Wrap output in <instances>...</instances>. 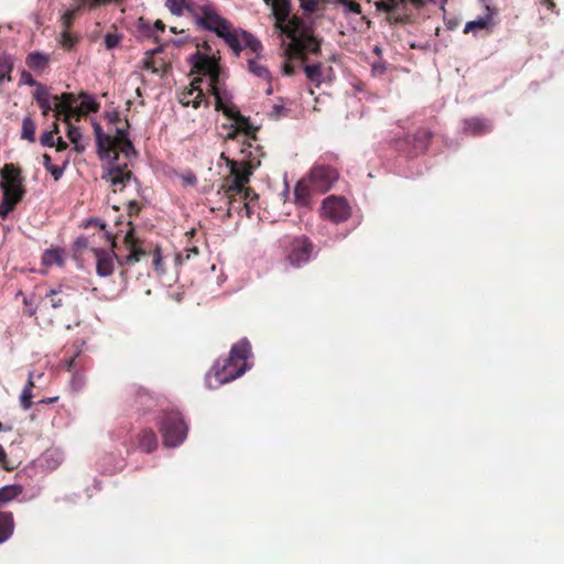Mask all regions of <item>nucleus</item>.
I'll use <instances>...</instances> for the list:
<instances>
[{"instance_id":"c85d7f7f","label":"nucleus","mask_w":564,"mask_h":564,"mask_svg":"<svg viewBox=\"0 0 564 564\" xmlns=\"http://www.w3.org/2000/svg\"><path fill=\"white\" fill-rule=\"evenodd\" d=\"M78 98L80 99V106L77 108L76 116H80L86 112H97L98 111L99 104L95 100V98L91 95L82 91L78 95Z\"/></svg>"},{"instance_id":"0e129e2a","label":"nucleus","mask_w":564,"mask_h":564,"mask_svg":"<svg viewBox=\"0 0 564 564\" xmlns=\"http://www.w3.org/2000/svg\"><path fill=\"white\" fill-rule=\"evenodd\" d=\"M105 117L109 123H116L119 120V112L108 111L105 113Z\"/></svg>"},{"instance_id":"f8f14e48","label":"nucleus","mask_w":564,"mask_h":564,"mask_svg":"<svg viewBox=\"0 0 564 564\" xmlns=\"http://www.w3.org/2000/svg\"><path fill=\"white\" fill-rule=\"evenodd\" d=\"M321 216L335 224L344 223L350 217V206L346 198L330 195L322 202Z\"/></svg>"},{"instance_id":"0eeeda50","label":"nucleus","mask_w":564,"mask_h":564,"mask_svg":"<svg viewBox=\"0 0 564 564\" xmlns=\"http://www.w3.org/2000/svg\"><path fill=\"white\" fill-rule=\"evenodd\" d=\"M446 2L447 0H381L376 6L379 11L391 13L397 22L406 23L413 17L412 10L408 8L409 3L415 9L434 4L440 6L444 10Z\"/></svg>"},{"instance_id":"7c9ffc66","label":"nucleus","mask_w":564,"mask_h":564,"mask_svg":"<svg viewBox=\"0 0 564 564\" xmlns=\"http://www.w3.org/2000/svg\"><path fill=\"white\" fill-rule=\"evenodd\" d=\"M42 263L45 267H63L64 265V258H63V251L61 249H47L43 252L42 256Z\"/></svg>"},{"instance_id":"9b49d317","label":"nucleus","mask_w":564,"mask_h":564,"mask_svg":"<svg viewBox=\"0 0 564 564\" xmlns=\"http://www.w3.org/2000/svg\"><path fill=\"white\" fill-rule=\"evenodd\" d=\"M91 124L96 139L97 154L100 160L112 158L116 153V142L129 138V133L126 128H117L116 135L110 137L109 134L102 131L100 123L96 120H93Z\"/></svg>"},{"instance_id":"20e7f679","label":"nucleus","mask_w":564,"mask_h":564,"mask_svg":"<svg viewBox=\"0 0 564 564\" xmlns=\"http://www.w3.org/2000/svg\"><path fill=\"white\" fill-rule=\"evenodd\" d=\"M163 444L167 447L181 445L188 433V426L180 411H164L159 421Z\"/></svg>"},{"instance_id":"603ef678","label":"nucleus","mask_w":564,"mask_h":564,"mask_svg":"<svg viewBox=\"0 0 564 564\" xmlns=\"http://www.w3.org/2000/svg\"><path fill=\"white\" fill-rule=\"evenodd\" d=\"M88 246H89V240L85 236H79L74 241V250L76 252H79V251H83V250L87 249Z\"/></svg>"},{"instance_id":"c9c22d12","label":"nucleus","mask_w":564,"mask_h":564,"mask_svg":"<svg viewBox=\"0 0 564 564\" xmlns=\"http://www.w3.org/2000/svg\"><path fill=\"white\" fill-rule=\"evenodd\" d=\"M304 73L306 77L316 86H319L324 80L321 63L305 65Z\"/></svg>"},{"instance_id":"8fccbe9b","label":"nucleus","mask_w":564,"mask_h":564,"mask_svg":"<svg viewBox=\"0 0 564 564\" xmlns=\"http://www.w3.org/2000/svg\"><path fill=\"white\" fill-rule=\"evenodd\" d=\"M33 393L29 389H23L20 395V403L24 410H29L32 406Z\"/></svg>"},{"instance_id":"a19ab883","label":"nucleus","mask_w":564,"mask_h":564,"mask_svg":"<svg viewBox=\"0 0 564 564\" xmlns=\"http://www.w3.org/2000/svg\"><path fill=\"white\" fill-rule=\"evenodd\" d=\"M490 22H491V18L489 15L481 17V18H478L473 21H468L465 24L464 32L468 33V32H474V31L486 29Z\"/></svg>"},{"instance_id":"ddd939ff","label":"nucleus","mask_w":564,"mask_h":564,"mask_svg":"<svg viewBox=\"0 0 564 564\" xmlns=\"http://www.w3.org/2000/svg\"><path fill=\"white\" fill-rule=\"evenodd\" d=\"M107 163V172L102 175L112 186L123 188L131 180L132 173L127 170V164L120 165L118 163V154L115 153L112 158L100 160Z\"/></svg>"},{"instance_id":"774afa93","label":"nucleus","mask_w":564,"mask_h":564,"mask_svg":"<svg viewBox=\"0 0 564 564\" xmlns=\"http://www.w3.org/2000/svg\"><path fill=\"white\" fill-rule=\"evenodd\" d=\"M55 145H56V151H58V152L65 151L68 147V144L62 138L57 139V142Z\"/></svg>"},{"instance_id":"052dcab7","label":"nucleus","mask_w":564,"mask_h":564,"mask_svg":"<svg viewBox=\"0 0 564 564\" xmlns=\"http://www.w3.org/2000/svg\"><path fill=\"white\" fill-rule=\"evenodd\" d=\"M89 226H95V227H98L100 229H105L106 227V223H104L101 219L99 218H89L85 221V227H89Z\"/></svg>"},{"instance_id":"f257e3e1","label":"nucleus","mask_w":564,"mask_h":564,"mask_svg":"<svg viewBox=\"0 0 564 564\" xmlns=\"http://www.w3.org/2000/svg\"><path fill=\"white\" fill-rule=\"evenodd\" d=\"M228 98V94L224 96L216 94V110L223 111L225 116L234 120L225 135V142L228 143L229 149L237 150L239 154H243V158H248L252 166H259L262 148L254 144L259 127L254 126L249 117L241 115L235 105L227 104Z\"/></svg>"},{"instance_id":"1a4fd4ad","label":"nucleus","mask_w":564,"mask_h":564,"mask_svg":"<svg viewBox=\"0 0 564 564\" xmlns=\"http://www.w3.org/2000/svg\"><path fill=\"white\" fill-rule=\"evenodd\" d=\"M217 36L225 41L232 50L235 56H239L241 51L246 47L254 53H259L262 50L261 42L250 32L242 29H234L231 25L227 28L226 31H221L220 34H217Z\"/></svg>"},{"instance_id":"a211bd4d","label":"nucleus","mask_w":564,"mask_h":564,"mask_svg":"<svg viewBox=\"0 0 564 564\" xmlns=\"http://www.w3.org/2000/svg\"><path fill=\"white\" fill-rule=\"evenodd\" d=\"M315 191L312 188V184L305 176L300 180L294 186L293 195L294 203L300 207H308L312 202V195Z\"/></svg>"},{"instance_id":"2eb2a0df","label":"nucleus","mask_w":564,"mask_h":564,"mask_svg":"<svg viewBox=\"0 0 564 564\" xmlns=\"http://www.w3.org/2000/svg\"><path fill=\"white\" fill-rule=\"evenodd\" d=\"M272 14L275 19V31L282 37L286 34V30L295 17L290 18L291 3L290 0H272Z\"/></svg>"},{"instance_id":"7ed1b4c3","label":"nucleus","mask_w":564,"mask_h":564,"mask_svg":"<svg viewBox=\"0 0 564 564\" xmlns=\"http://www.w3.org/2000/svg\"><path fill=\"white\" fill-rule=\"evenodd\" d=\"M285 36L290 39V43L284 50L288 59L292 57L304 58L305 54L318 55L321 53V42L314 36L312 28L300 18H294L286 30Z\"/></svg>"},{"instance_id":"f704fd0d","label":"nucleus","mask_w":564,"mask_h":564,"mask_svg":"<svg viewBox=\"0 0 564 564\" xmlns=\"http://www.w3.org/2000/svg\"><path fill=\"white\" fill-rule=\"evenodd\" d=\"M3 188V196L20 202L24 195L22 183L0 184Z\"/></svg>"},{"instance_id":"de8ad7c7","label":"nucleus","mask_w":564,"mask_h":564,"mask_svg":"<svg viewBox=\"0 0 564 564\" xmlns=\"http://www.w3.org/2000/svg\"><path fill=\"white\" fill-rule=\"evenodd\" d=\"M122 36L118 33H107L105 35V46L107 50L117 47L121 42Z\"/></svg>"},{"instance_id":"f03ea898","label":"nucleus","mask_w":564,"mask_h":564,"mask_svg":"<svg viewBox=\"0 0 564 564\" xmlns=\"http://www.w3.org/2000/svg\"><path fill=\"white\" fill-rule=\"evenodd\" d=\"M251 357L250 341L246 337L241 338L231 346L226 358L217 359L214 362L206 376V384L210 389H216L241 377L251 368L249 362Z\"/></svg>"},{"instance_id":"09e8293b","label":"nucleus","mask_w":564,"mask_h":564,"mask_svg":"<svg viewBox=\"0 0 564 564\" xmlns=\"http://www.w3.org/2000/svg\"><path fill=\"white\" fill-rule=\"evenodd\" d=\"M68 163H69V160L65 159L61 166L53 165L50 170H47V172L51 173V175L53 176L54 181H58L63 176L64 171L67 167Z\"/></svg>"},{"instance_id":"dca6fc26","label":"nucleus","mask_w":564,"mask_h":564,"mask_svg":"<svg viewBox=\"0 0 564 564\" xmlns=\"http://www.w3.org/2000/svg\"><path fill=\"white\" fill-rule=\"evenodd\" d=\"M433 132L426 128H420L412 134H406L403 142L409 145L408 155L424 153L431 143Z\"/></svg>"},{"instance_id":"5701e85b","label":"nucleus","mask_w":564,"mask_h":564,"mask_svg":"<svg viewBox=\"0 0 564 564\" xmlns=\"http://www.w3.org/2000/svg\"><path fill=\"white\" fill-rule=\"evenodd\" d=\"M33 97L44 116H46L50 111L54 110L52 99L55 101L58 100L57 96L51 97L47 88L44 85L37 86V89H35Z\"/></svg>"},{"instance_id":"aec40b11","label":"nucleus","mask_w":564,"mask_h":564,"mask_svg":"<svg viewBox=\"0 0 564 564\" xmlns=\"http://www.w3.org/2000/svg\"><path fill=\"white\" fill-rule=\"evenodd\" d=\"M489 120L479 117H471L463 120V130L465 133L478 137L491 131Z\"/></svg>"},{"instance_id":"6e6552de","label":"nucleus","mask_w":564,"mask_h":564,"mask_svg":"<svg viewBox=\"0 0 564 564\" xmlns=\"http://www.w3.org/2000/svg\"><path fill=\"white\" fill-rule=\"evenodd\" d=\"M189 59L197 73L208 77L210 91L215 98L216 94H218V96L227 95V91L221 90L218 86L220 67L215 56H208L197 52L193 54Z\"/></svg>"},{"instance_id":"69168bd1","label":"nucleus","mask_w":564,"mask_h":564,"mask_svg":"<svg viewBox=\"0 0 564 564\" xmlns=\"http://www.w3.org/2000/svg\"><path fill=\"white\" fill-rule=\"evenodd\" d=\"M150 58L151 56H147V58L143 61V67L145 69L152 70L153 73H158V68L154 66L153 62Z\"/></svg>"},{"instance_id":"cd10ccee","label":"nucleus","mask_w":564,"mask_h":564,"mask_svg":"<svg viewBox=\"0 0 564 564\" xmlns=\"http://www.w3.org/2000/svg\"><path fill=\"white\" fill-rule=\"evenodd\" d=\"M45 299L50 301L51 308L58 310L68 302L69 294L65 293L62 289H51L46 292Z\"/></svg>"},{"instance_id":"6ab92c4d","label":"nucleus","mask_w":564,"mask_h":564,"mask_svg":"<svg viewBox=\"0 0 564 564\" xmlns=\"http://www.w3.org/2000/svg\"><path fill=\"white\" fill-rule=\"evenodd\" d=\"M58 100L54 105V111L57 116L64 115L63 121L68 123L70 117L77 113V108L73 106L76 97L72 93H63Z\"/></svg>"},{"instance_id":"b1692460","label":"nucleus","mask_w":564,"mask_h":564,"mask_svg":"<svg viewBox=\"0 0 564 564\" xmlns=\"http://www.w3.org/2000/svg\"><path fill=\"white\" fill-rule=\"evenodd\" d=\"M14 527L13 513L0 510V544L4 543L12 536Z\"/></svg>"},{"instance_id":"bb28decb","label":"nucleus","mask_w":564,"mask_h":564,"mask_svg":"<svg viewBox=\"0 0 564 564\" xmlns=\"http://www.w3.org/2000/svg\"><path fill=\"white\" fill-rule=\"evenodd\" d=\"M139 446L147 453L153 452L158 447V437L153 430L144 429L139 435Z\"/></svg>"},{"instance_id":"58836bf2","label":"nucleus","mask_w":564,"mask_h":564,"mask_svg":"<svg viewBox=\"0 0 564 564\" xmlns=\"http://www.w3.org/2000/svg\"><path fill=\"white\" fill-rule=\"evenodd\" d=\"M35 130L36 126L33 119L29 116L24 117L22 120L21 138L31 143L35 142Z\"/></svg>"},{"instance_id":"13d9d810","label":"nucleus","mask_w":564,"mask_h":564,"mask_svg":"<svg viewBox=\"0 0 564 564\" xmlns=\"http://www.w3.org/2000/svg\"><path fill=\"white\" fill-rule=\"evenodd\" d=\"M61 43L64 47L70 48L74 44V39L69 34L68 30H64L61 35Z\"/></svg>"},{"instance_id":"f3484780","label":"nucleus","mask_w":564,"mask_h":564,"mask_svg":"<svg viewBox=\"0 0 564 564\" xmlns=\"http://www.w3.org/2000/svg\"><path fill=\"white\" fill-rule=\"evenodd\" d=\"M91 251L96 257V273L101 278L110 276L115 271V261L118 262L119 257L113 250L93 248Z\"/></svg>"},{"instance_id":"4468645a","label":"nucleus","mask_w":564,"mask_h":564,"mask_svg":"<svg viewBox=\"0 0 564 564\" xmlns=\"http://www.w3.org/2000/svg\"><path fill=\"white\" fill-rule=\"evenodd\" d=\"M313 253V243L306 236L295 237L291 242L288 259L294 267H302L307 263Z\"/></svg>"},{"instance_id":"6e6d98bb","label":"nucleus","mask_w":564,"mask_h":564,"mask_svg":"<svg viewBox=\"0 0 564 564\" xmlns=\"http://www.w3.org/2000/svg\"><path fill=\"white\" fill-rule=\"evenodd\" d=\"M181 180L185 185L195 186L197 184V177L192 171H186L181 175Z\"/></svg>"},{"instance_id":"338daca9","label":"nucleus","mask_w":564,"mask_h":564,"mask_svg":"<svg viewBox=\"0 0 564 564\" xmlns=\"http://www.w3.org/2000/svg\"><path fill=\"white\" fill-rule=\"evenodd\" d=\"M184 252H185V258L191 259L193 256L198 254V248L197 247L186 248V249H184Z\"/></svg>"},{"instance_id":"680f3d73","label":"nucleus","mask_w":564,"mask_h":564,"mask_svg":"<svg viewBox=\"0 0 564 564\" xmlns=\"http://www.w3.org/2000/svg\"><path fill=\"white\" fill-rule=\"evenodd\" d=\"M153 265H154L155 270L162 269V254H161V250L159 248H156L154 251Z\"/></svg>"},{"instance_id":"a18cd8bd","label":"nucleus","mask_w":564,"mask_h":564,"mask_svg":"<svg viewBox=\"0 0 564 564\" xmlns=\"http://www.w3.org/2000/svg\"><path fill=\"white\" fill-rule=\"evenodd\" d=\"M54 132H58V126L54 123V131H44L40 137V142L43 147H54Z\"/></svg>"},{"instance_id":"423d86ee","label":"nucleus","mask_w":564,"mask_h":564,"mask_svg":"<svg viewBox=\"0 0 564 564\" xmlns=\"http://www.w3.org/2000/svg\"><path fill=\"white\" fill-rule=\"evenodd\" d=\"M240 155V161L228 162L230 178L226 180V183L221 186L230 205L236 200L235 193L242 192V186L249 183L252 170L257 167L252 166L249 159L243 158V154Z\"/></svg>"},{"instance_id":"2f4dec72","label":"nucleus","mask_w":564,"mask_h":564,"mask_svg":"<svg viewBox=\"0 0 564 564\" xmlns=\"http://www.w3.org/2000/svg\"><path fill=\"white\" fill-rule=\"evenodd\" d=\"M67 124V138L74 144V150L78 153L84 152L86 147L83 141V133L80 132V129L78 127L72 126L69 122Z\"/></svg>"},{"instance_id":"412c9836","label":"nucleus","mask_w":564,"mask_h":564,"mask_svg":"<svg viewBox=\"0 0 564 564\" xmlns=\"http://www.w3.org/2000/svg\"><path fill=\"white\" fill-rule=\"evenodd\" d=\"M137 30L142 37L158 40V34L164 32L165 24L161 20H156L153 24L144 18H139Z\"/></svg>"},{"instance_id":"3c124183","label":"nucleus","mask_w":564,"mask_h":564,"mask_svg":"<svg viewBox=\"0 0 564 564\" xmlns=\"http://www.w3.org/2000/svg\"><path fill=\"white\" fill-rule=\"evenodd\" d=\"M20 85L34 86L37 88V86L41 84L32 77L31 73L28 70H22L20 76Z\"/></svg>"},{"instance_id":"393cba45","label":"nucleus","mask_w":564,"mask_h":564,"mask_svg":"<svg viewBox=\"0 0 564 564\" xmlns=\"http://www.w3.org/2000/svg\"><path fill=\"white\" fill-rule=\"evenodd\" d=\"M29 68L34 70L37 74L43 73L50 63V56L45 53L41 52H31L25 59Z\"/></svg>"},{"instance_id":"e433bc0d","label":"nucleus","mask_w":564,"mask_h":564,"mask_svg":"<svg viewBox=\"0 0 564 564\" xmlns=\"http://www.w3.org/2000/svg\"><path fill=\"white\" fill-rule=\"evenodd\" d=\"M3 182L1 184L22 183L20 171L13 164H6L1 170Z\"/></svg>"},{"instance_id":"4c0bfd02","label":"nucleus","mask_w":564,"mask_h":564,"mask_svg":"<svg viewBox=\"0 0 564 564\" xmlns=\"http://www.w3.org/2000/svg\"><path fill=\"white\" fill-rule=\"evenodd\" d=\"M236 195H239L240 198H242L243 207L246 209V215H247L248 218H250L252 213H253V210H252V206H253L252 202L258 199V194L252 192L250 188H245V186H242V192L241 193H235V196Z\"/></svg>"},{"instance_id":"37998d69","label":"nucleus","mask_w":564,"mask_h":564,"mask_svg":"<svg viewBox=\"0 0 564 564\" xmlns=\"http://www.w3.org/2000/svg\"><path fill=\"white\" fill-rule=\"evenodd\" d=\"M18 204V202L2 196V199L0 202V216L4 219L8 214L13 210L14 206Z\"/></svg>"},{"instance_id":"39448f33","label":"nucleus","mask_w":564,"mask_h":564,"mask_svg":"<svg viewBox=\"0 0 564 564\" xmlns=\"http://www.w3.org/2000/svg\"><path fill=\"white\" fill-rule=\"evenodd\" d=\"M191 15L196 25L216 35L230 28V22L223 18L217 7L208 0L198 1L197 4L191 7Z\"/></svg>"},{"instance_id":"864d4df0","label":"nucleus","mask_w":564,"mask_h":564,"mask_svg":"<svg viewBox=\"0 0 564 564\" xmlns=\"http://www.w3.org/2000/svg\"><path fill=\"white\" fill-rule=\"evenodd\" d=\"M300 7L304 12L312 13L317 8V0H299Z\"/></svg>"},{"instance_id":"e2e57ef3","label":"nucleus","mask_w":564,"mask_h":564,"mask_svg":"<svg viewBox=\"0 0 564 564\" xmlns=\"http://www.w3.org/2000/svg\"><path fill=\"white\" fill-rule=\"evenodd\" d=\"M282 70H283V74L288 75V76H293L295 74L294 65L292 63H290L289 61L284 62Z\"/></svg>"},{"instance_id":"79ce46f5","label":"nucleus","mask_w":564,"mask_h":564,"mask_svg":"<svg viewBox=\"0 0 564 564\" xmlns=\"http://www.w3.org/2000/svg\"><path fill=\"white\" fill-rule=\"evenodd\" d=\"M248 68L250 70V73H252L257 77L268 79V80L270 79L269 69L265 66L260 65L256 59H249Z\"/></svg>"},{"instance_id":"4d7b16f0","label":"nucleus","mask_w":564,"mask_h":564,"mask_svg":"<svg viewBox=\"0 0 564 564\" xmlns=\"http://www.w3.org/2000/svg\"><path fill=\"white\" fill-rule=\"evenodd\" d=\"M23 304L25 306V314L28 316H33L36 313V306L34 305V302L31 297L24 296L23 297Z\"/></svg>"},{"instance_id":"a878e982","label":"nucleus","mask_w":564,"mask_h":564,"mask_svg":"<svg viewBox=\"0 0 564 564\" xmlns=\"http://www.w3.org/2000/svg\"><path fill=\"white\" fill-rule=\"evenodd\" d=\"M126 241L129 243L130 253L126 257H119L118 264H133L140 261L141 257L144 256V251L138 248L132 239V235L130 232L126 236Z\"/></svg>"},{"instance_id":"9d476101","label":"nucleus","mask_w":564,"mask_h":564,"mask_svg":"<svg viewBox=\"0 0 564 564\" xmlns=\"http://www.w3.org/2000/svg\"><path fill=\"white\" fill-rule=\"evenodd\" d=\"M306 177L315 193L324 194L332 189L338 181L339 172L332 165L317 163L310 170Z\"/></svg>"},{"instance_id":"c756f323","label":"nucleus","mask_w":564,"mask_h":564,"mask_svg":"<svg viewBox=\"0 0 564 564\" xmlns=\"http://www.w3.org/2000/svg\"><path fill=\"white\" fill-rule=\"evenodd\" d=\"M197 4V2L186 1V0H166L165 7L169 11L176 17H181L184 11H187L191 14V7Z\"/></svg>"},{"instance_id":"4be33fe9","label":"nucleus","mask_w":564,"mask_h":564,"mask_svg":"<svg viewBox=\"0 0 564 564\" xmlns=\"http://www.w3.org/2000/svg\"><path fill=\"white\" fill-rule=\"evenodd\" d=\"M180 102L183 106H192L193 108L197 109L202 104L207 106L208 100L205 97L203 90L198 86H195L194 83H192L191 89L182 94Z\"/></svg>"},{"instance_id":"ea45409f","label":"nucleus","mask_w":564,"mask_h":564,"mask_svg":"<svg viewBox=\"0 0 564 564\" xmlns=\"http://www.w3.org/2000/svg\"><path fill=\"white\" fill-rule=\"evenodd\" d=\"M118 151L122 152L127 158L137 156V151L130 138L116 142L115 152L118 154Z\"/></svg>"},{"instance_id":"bf43d9fd","label":"nucleus","mask_w":564,"mask_h":564,"mask_svg":"<svg viewBox=\"0 0 564 564\" xmlns=\"http://www.w3.org/2000/svg\"><path fill=\"white\" fill-rule=\"evenodd\" d=\"M371 68L373 74L382 75L387 69V65L384 61H378L372 64Z\"/></svg>"},{"instance_id":"473e14b6","label":"nucleus","mask_w":564,"mask_h":564,"mask_svg":"<svg viewBox=\"0 0 564 564\" xmlns=\"http://www.w3.org/2000/svg\"><path fill=\"white\" fill-rule=\"evenodd\" d=\"M14 61L13 57L9 54L2 53L0 54V83L1 82H10L11 72L13 69Z\"/></svg>"},{"instance_id":"c03bdc74","label":"nucleus","mask_w":564,"mask_h":564,"mask_svg":"<svg viewBox=\"0 0 564 564\" xmlns=\"http://www.w3.org/2000/svg\"><path fill=\"white\" fill-rule=\"evenodd\" d=\"M80 9H76V7L74 6L72 9H68L64 12V14L62 15V25L64 28V30H69L70 26H72V23H73V20L75 18V14L76 12H78Z\"/></svg>"},{"instance_id":"5fc2aeb1","label":"nucleus","mask_w":564,"mask_h":564,"mask_svg":"<svg viewBox=\"0 0 564 564\" xmlns=\"http://www.w3.org/2000/svg\"><path fill=\"white\" fill-rule=\"evenodd\" d=\"M84 383H85V379L82 375H79V373L73 375V377L70 379V387L73 390L79 391L84 387Z\"/></svg>"},{"instance_id":"49530a36","label":"nucleus","mask_w":564,"mask_h":564,"mask_svg":"<svg viewBox=\"0 0 564 564\" xmlns=\"http://www.w3.org/2000/svg\"><path fill=\"white\" fill-rule=\"evenodd\" d=\"M338 3H340L344 7V10L346 13H355L360 14L361 13V7L359 3L351 1V0H337Z\"/></svg>"},{"instance_id":"72a5a7b5","label":"nucleus","mask_w":564,"mask_h":564,"mask_svg":"<svg viewBox=\"0 0 564 564\" xmlns=\"http://www.w3.org/2000/svg\"><path fill=\"white\" fill-rule=\"evenodd\" d=\"M23 491L20 485H6L0 488V506L15 499Z\"/></svg>"}]
</instances>
